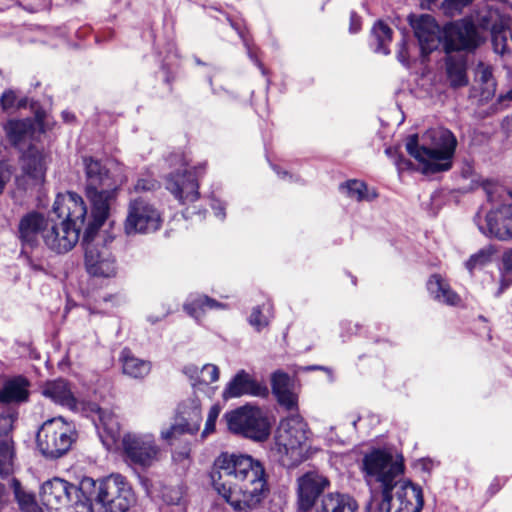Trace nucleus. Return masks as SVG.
Segmentation results:
<instances>
[{
	"label": "nucleus",
	"mask_w": 512,
	"mask_h": 512,
	"mask_svg": "<svg viewBox=\"0 0 512 512\" xmlns=\"http://www.w3.org/2000/svg\"><path fill=\"white\" fill-rule=\"evenodd\" d=\"M81 491L90 504L96 502L104 512H128L136 498L127 479L121 474H111L101 479L84 477Z\"/></svg>",
	"instance_id": "7"
},
{
	"label": "nucleus",
	"mask_w": 512,
	"mask_h": 512,
	"mask_svg": "<svg viewBox=\"0 0 512 512\" xmlns=\"http://www.w3.org/2000/svg\"><path fill=\"white\" fill-rule=\"evenodd\" d=\"M83 165L86 175V195L92 205L88 233L104 224L110 212L112 201L116 198L119 187L125 181L122 175L112 174L110 169L93 157H84Z\"/></svg>",
	"instance_id": "3"
},
{
	"label": "nucleus",
	"mask_w": 512,
	"mask_h": 512,
	"mask_svg": "<svg viewBox=\"0 0 512 512\" xmlns=\"http://www.w3.org/2000/svg\"><path fill=\"white\" fill-rule=\"evenodd\" d=\"M340 189L343 193H345L349 198L355 201H371L376 198V193H370L366 184L360 180H349L344 184H341Z\"/></svg>",
	"instance_id": "36"
},
{
	"label": "nucleus",
	"mask_w": 512,
	"mask_h": 512,
	"mask_svg": "<svg viewBox=\"0 0 512 512\" xmlns=\"http://www.w3.org/2000/svg\"><path fill=\"white\" fill-rule=\"evenodd\" d=\"M427 289L432 298L440 303L456 306L460 303V297L455 293L448 282L440 275H432L427 282Z\"/></svg>",
	"instance_id": "30"
},
{
	"label": "nucleus",
	"mask_w": 512,
	"mask_h": 512,
	"mask_svg": "<svg viewBox=\"0 0 512 512\" xmlns=\"http://www.w3.org/2000/svg\"><path fill=\"white\" fill-rule=\"evenodd\" d=\"M165 186L181 205L187 206L183 211L185 218H190L192 215L198 213L196 206H193L192 210H190V205L200 199L196 172L184 168L181 172L170 173L166 177Z\"/></svg>",
	"instance_id": "15"
},
{
	"label": "nucleus",
	"mask_w": 512,
	"mask_h": 512,
	"mask_svg": "<svg viewBox=\"0 0 512 512\" xmlns=\"http://www.w3.org/2000/svg\"><path fill=\"white\" fill-rule=\"evenodd\" d=\"M357 501L348 494L328 493L316 502L313 512H358Z\"/></svg>",
	"instance_id": "23"
},
{
	"label": "nucleus",
	"mask_w": 512,
	"mask_h": 512,
	"mask_svg": "<svg viewBox=\"0 0 512 512\" xmlns=\"http://www.w3.org/2000/svg\"><path fill=\"white\" fill-rule=\"evenodd\" d=\"M122 445L128 460L142 467L152 466L161 456L153 434H126Z\"/></svg>",
	"instance_id": "17"
},
{
	"label": "nucleus",
	"mask_w": 512,
	"mask_h": 512,
	"mask_svg": "<svg viewBox=\"0 0 512 512\" xmlns=\"http://www.w3.org/2000/svg\"><path fill=\"white\" fill-rule=\"evenodd\" d=\"M87 206L81 196L74 192L58 194L52 208L56 218H49L43 230V242L56 254H65L79 241L80 232L86 229Z\"/></svg>",
	"instance_id": "2"
},
{
	"label": "nucleus",
	"mask_w": 512,
	"mask_h": 512,
	"mask_svg": "<svg viewBox=\"0 0 512 512\" xmlns=\"http://www.w3.org/2000/svg\"><path fill=\"white\" fill-rule=\"evenodd\" d=\"M8 502V494L4 484L0 482V511L6 506Z\"/></svg>",
	"instance_id": "50"
},
{
	"label": "nucleus",
	"mask_w": 512,
	"mask_h": 512,
	"mask_svg": "<svg viewBox=\"0 0 512 512\" xmlns=\"http://www.w3.org/2000/svg\"><path fill=\"white\" fill-rule=\"evenodd\" d=\"M15 500L21 512H42L35 495L25 490L17 479L12 480Z\"/></svg>",
	"instance_id": "32"
},
{
	"label": "nucleus",
	"mask_w": 512,
	"mask_h": 512,
	"mask_svg": "<svg viewBox=\"0 0 512 512\" xmlns=\"http://www.w3.org/2000/svg\"><path fill=\"white\" fill-rule=\"evenodd\" d=\"M269 390L266 385L258 382L245 370H240L227 384L223 391V398L230 399L243 395L266 397Z\"/></svg>",
	"instance_id": "21"
},
{
	"label": "nucleus",
	"mask_w": 512,
	"mask_h": 512,
	"mask_svg": "<svg viewBox=\"0 0 512 512\" xmlns=\"http://www.w3.org/2000/svg\"><path fill=\"white\" fill-rule=\"evenodd\" d=\"M372 33L376 38L378 45L375 49L376 52L382 54H389V50L387 48V44L392 40V30L382 21H378L372 28Z\"/></svg>",
	"instance_id": "37"
},
{
	"label": "nucleus",
	"mask_w": 512,
	"mask_h": 512,
	"mask_svg": "<svg viewBox=\"0 0 512 512\" xmlns=\"http://www.w3.org/2000/svg\"><path fill=\"white\" fill-rule=\"evenodd\" d=\"M228 429L245 437L263 441L270 434V423L259 407L245 405L224 415Z\"/></svg>",
	"instance_id": "12"
},
{
	"label": "nucleus",
	"mask_w": 512,
	"mask_h": 512,
	"mask_svg": "<svg viewBox=\"0 0 512 512\" xmlns=\"http://www.w3.org/2000/svg\"><path fill=\"white\" fill-rule=\"evenodd\" d=\"M211 481L218 494L238 512L256 509L267 491L263 466L244 454L222 452L214 461Z\"/></svg>",
	"instance_id": "1"
},
{
	"label": "nucleus",
	"mask_w": 512,
	"mask_h": 512,
	"mask_svg": "<svg viewBox=\"0 0 512 512\" xmlns=\"http://www.w3.org/2000/svg\"><path fill=\"white\" fill-rule=\"evenodd\" d=\"M362 472L367 484L377 485L383 493L401 477L403 463L385 449H373L362 459Z\"/></svg>",
	"instance_id": "10"
},
{
	"label": "nucleus",
	"mask_w": 512,
	"mask_h": 512,
	"mask_svg": "<svg viewBox=\"0 0 512 512\" xmlns=\"http://www.w3.org/2000/svg\"><path fill=\"white\" fill-rule=\"evenodd\" d=\"M507 98L512 100V88L507 92Z\"/></svg>",
	"instance_id": "60"
},
{
	"label": "nucleus",
	"mask_w": 512,
	"mask_h": 512,
	"mask_svg": "<svg viewBox=\"0 0 512 512\" xmlns=\"http://www.w3.org/2000/svg\"><path fill=\"white\" fill-rule=\"evenodd\" d=\"M42 394L58 405L91 418L101 438L104 437L101 430L111 442H115L120 436V425L115 414L100 408L96 403L78 400L65 379L47 381L42 388Z\"/></svg>",
	"instance_id": "6"
},
{
	"label": "nucleus",
	"mask_w": 512,
	"mask_h": 512,
	"mask_svg": "<svg viewBox=\"0 0 512 512\" xmlns=\"http://www.w3.org/2000/svg\"><path fill=\"white\" fill-rule=\"evenodd\" d=\"M97 231L88 233L87 226L83 234L86 270L95 277H113L117 273L116 260L106 242L101 238H94Z\"/></svg>",
	"instance_id": "14"
},
{
	"label": "nucleus",
	"mask_w": 512,
	"mask_h": 512,
	"mask_svg": "<svg viewBox=\"0 0 512 512\" xmlns=\"http://www.w3.org/2000/svg\"><path fill=\"white\" fill-rule=\"evenodd\" d=\"M309 433L307 423L299 414H292L280 422L273 450L283 466H296L306 458Z\"/></svg>",
	"instance_id": "8"
},
{
	"label": "nucleus",
	"mask_w": 512,
	"mask_h": 512,
	"mask_svg": "<svg viewBox=\"0 0 512 512\" xmlns=\"http://www.w3.org/2000/svg\"><path fill=\"white\" fill-rule=\"evenodd\" d=\"M219 413H220L219 407H217V406L211 407L208 417H207V420H206L205 429L203 431L204 436L214 431L215 423L219 416Z\"/></svg>",
	"instance_id": "44"
},
{
	"label": "nucleus",
	"mask_w": 512,
	"mask_h": 512,
	"mask_svg": "<svg viewBox=\"0 0 512 512\" xmlns=\"http://www.w3.org/2000/svg\"><path fill=\"white\" fill-rule=\"evenodd\" d=\"M408 20L419 41L422 53L428 54L438 47L441 40V30L431 15H409Z\"/></svg>",
	"instance_id": "19"
},
{
	"label": "nucleus",
	"mask_w": 512,
	"mask_h": 512,
	"mask_svg": "<svg viewBox=\"0 0 512 512\" xmlns=\"http://www.w3.org/2000/svg\"><path fill=\"white\" fill-rule=\"evenodd\" d=\"M157 182L153 179H139L135 185L136 191H150L155 189Z\"/></svg>",
	"instance_id": "46"
},
{
	"label": "nucleus",
	"mask_w": 512,
	"mask_h": 512,
	"mask_svg": "<svg viewBox=\"0 0 512 512\" xmlns=\"http://www.w3.org/2000/svg\"><path fill=\"white\" fill-rule=\"evenodd\" d=\"M14 416L6 414L3 419H0V435L8 433L13 426Z\"/></svg>",
	"instance_id": "47"
},
{
	"label": "nucleus",
	"mask_w": 512,
	"mask_h": 512,
	"mask_svg": "<svg viewBox=\"0 0 512 512\" xmlns=\"http://www.w3.org/2000/svg\"><path fill=\"white\" fill-rule=\"evenodd\" d=\"M457 147L454 134L443 127L427 130L419 142L416 134L408 137L406 150L418 163L423 174L448 171Z\"/></svg>",
	"instance_id": "4"
},
{
	"label": "nucleus",
	"mask_w": 512,
	"mask_h": 512,
	"mask_svg": "<svg viewBox=\"0 0 512 512\" xmlns=\"http://www.w3.org/2000/svg\"><path fill=\"white\" fill-rule=\"evenodd\" d=\"M360 29V18L355 14H351V24H350V30L351 32H357Z\"/></svg>",
	"instance_id": "52"
},
{
	"label": "nucleus",
	"mask_w": 512,
	"mask_h": 512,
	"mask_svg": "<svg viewBox=\"0 0 512 512\" xmlns=\"http://www.w3.org/2000/svg\"><path fill=\"white\" fill-rule=\"evenodd\" d=\"M74 426L62 417L45 421L37 433V446L41 453L50 458L65 454L74 441Z\"/></svg>",
	"instance_id": "11"
},
{
	"label": "nucleus",
	"mask_w": 512,
	"mask_h": 512,
	"mask_svg": "<svg viewBox=\"0 0 512 512\" xmlns=\"http://www.w3.org/2000/svg\"><path fill=\"white\" fill-rule=\"evenodd\" d=\"M494 254V249L492 246H487L480 249L477 253L470 256V258L466 261V268L472 272L476 268H482L487 265Z\"/></svg>",
	"instance_id": "38"
},
{
	"label": "nucleus",
	"mask_w": 512,
	"mask_h": 512,
	"mask_svg": "<svg viewBox=\"0 0 512 512\" xmlns=\"http://www.w3.org/2000/svg\"><path fill=\"white\" fill-rule=\"evenodd\" d=\"M46 219L37 212L28 213L19 223L20 239L25 247H34L38 245L39 239L43 240V230L46 229Z\"/></svg>",
	"instance_id": "22"
},
{
	"label": "nucleus",
	"mask_w": 512,
	"mask_h": 512,
	"mask_svg": "<svg viewBox=\"0 0 512 512\" xmlns=\"http://www.w3.org/2000/svg\"><path fill=\"white\" fill-rule=\"evenodd\" d=\"M13 448L7 441H0V475H8L12 471Z\"/></svg>",
	"instance_id": "39"
},
{
	"label": "nucleus",
	"mask_w": 512,
	"mask_h": 512,
	"mask_svg": "<svg viewBox=\"0 0 512 512\" xmlns=\"http://www.w3.org/2000/svg\"><path fill=\"white\" fill-rule=\"evenodd\" d=\"M161 224V214L151 203L142 198L130 202L124 224L127 235L155 232Z\"/></svg>",
	"instance_id": "16"
},
{
	"label": "nucleus",
	"mask_w": 512,
	"mask_h": 512,
	"mask_svg": "<svg viewBox=\"0 0 512 512\" xmlns=\"http://www.w3.org/2000/svg\"><path fill=\"white\" fill-rule=\"evenodd\" d=\"M502 266L506 272H512V248L503 252Z\"/></svg>",
	"instance_id": "48"
},
{
	"label": "nucleus",
	"mask_w": 512,
	"mask_h": 512,
	"mask_svg": "<svg viewBox=\"0 0 512 512\" xmlns=\"http://www.w3.org/2000/svg\"><path fill=\"white\" fill-rule=\"evenodd\" d=\"M63 117L66 121H71L74 118V116L70 115L68 112H63Z\"/></svg>",
	"instance_id": "58"
},
{
	"label": "nucleus",
	"mask_w": 512,
	"mask_h": 512,
	"mask_svg": "<svg viewBox=\"0 0 512 512\" xmlns=\"http://www.w3.org/2000/svg\"><path fill=\"white\" fill-rule=\"evenodd\" d=\"M42 503L51 512H93L92 505L82 494L81 486L55 477L45 481L40 489Z\"/></svg>",
	"instance_id": "9"
},
{
	"label": "nucleus",
	"mask_w": 512,
	"mask_h": 512,
	"mask_svg": "<svg viewBox=\"0 0 512 512\" xmlns=\"http://www.w3.org/2000/svg\"><path fill=\"white\" fill-rule=\"evenodd\" d=\"M33 129L34 124L30 119L9 120L4 126L8 139L18 147L32 136Z\"/></svg>",
	"instance_id": "31"
},
{
	"label": "nucleus",
	"mask_w": 512,
	"mask_h": 512,
	"mask_svg": "<svg viewBox=\"0 0 512 512\" xmlns=\"http://www.w3.org/2000/svg\"><path fill=\"white\" fill-rule=\"evenodd\" d=\"M273 316V305L267 301L252 309L248 322L256 331L260 332L269 325Z\"/></svg>",
	"instance_id": "34"
},
{
	"label": "nucleus",
	"mask_w": 512,
	"mask_h": 512,
	"mask_svg": "<svg viewBox=\"0 0 512 512\" xmlns=\"http://www.w3.org/2000/svg\"><path fill=\"white\" fill-rule=\"evenodd\" d=\"M31 267H32L33 269H35V270H43V268H42L41 266L36 265V264H33V263H31Z\"/></svg>",
	"instance_id": "59"
},
{
	"label": "nucleus",
	"mask_w": 512,
	"mask_h": 512,
	"mask_svg": "<svg viewBox=\"0 0 512 512\" xmlns=\"http://www.w3.org/2000/svg\"><path fill=\"white\" fill-rule=\"evenodd\" d=\"M189 458V451L184 449L183 451L173 453V459L176 462H182Z\"/></svg>",
	"instance_id": "51"
},
{
	"label": "nucleus",
	"mask_w": 512,
	"mask_h": 512,
	"mask_svg": "<svg viewBox=\"0 0 512 512\" xmlns=\"http://www.w3.org/2000/svg\"><path fill=\"white\" fill-rule=\"evenodd\" d=\"M186 428H188L187 425L176 417L175 423L170 425L168 428L162 429L160 436L164 441L171 442L183 434H188V430Z\"/></svg>",
	"instance_id": "40"
},
{
	"label": "nucleus",
	"mask_w": 512,
	"mask_h": 512,
	"mask_svg": "<svg viewBox=\"0 0 512 512\" xmlns=\"http://www.w3.org/2000/svg\"><path fill=\"white\" fill-rule=\"evenodd\" d=\"M447 78L453 88L464 87L468 84L466 64L463 60L450 59L446 64Z\"/></svg>",
	"instance_id": "35"
},
{
	"label": "nucleus",
	"mask_w": 512,
	"mask_h": 512,
	"mask_svg": "<svg viewBox=\"0 0 512 512\" xmlns=\"http://www.w3.org/2000/svg\"><path fill=\"white\" fill-rule=\"evenodd\" d=\"M176 417L184 422L188 434H195L202 422L201 404L198 398L193 397L181 402L177 408Z\"/></svg>",
	"instance_id": "25"
},
{
	"label": "nucleus",
	"mask_w": 512,
	"mask_h": 512,
	"mask_svg": "<svg viewBox=\"0 0 512 512\" xmlns=\"http://www.w3.org/2000/svg\"><path fill=\"white\" fill-rule=\"evenodd\" d=\"M475 81L480 85L481 94L484 98L491 97L496 89V82L489 65L480 62L475 69Z\"/></svg>",
	"instance_id": "33"
},
{
	"label": "nucleus",
	"mask_w": 512,
	"mask_h": 512,
	"mask_svg": "<svg viewBox=\"0 0 512 512\" xmlns=\"http://www.w3.org/2000/svg\"><path fill=\"white\" fill-rule=\"evenodd\" d=\"M200 369L201 368L193 364L186 365L183 368L184 374L188 376L192 381V386L194 389H199Z\"/></svg>",
	"instance_id": "45"
},
{
	"label": "nucleus",
	"mask_w": 512,
	"mask_h": 512,
	"mask_svg": "<svg viewBox=\"0 0 512 512\" xmlns=\"http://www.w3.org/2000/svg\"><path fill=\"white\" fill-rule=\"evenodd\" d=\"M119 360L122 365L123 374L133 379L145 378L152 368L150 361L136 357L127 348L121 351Z\"/></svg>",
	"instance_id": "29"
},
{
	"label": "nucleus",
	"mask_w": 512,
	"mask_h": 512,
	"mask_svg": "<svg viewBox=\"0 0 512 512\" xmlns=\"http://www.w3.org/2000/svg\"><path fill=\"white\" fill-rule=\"evenodd\" d=\"M7 172L4 170L3 166L0 165V193L2 192L4 185L7 181Z\"/></svg>",
	"instance_id": "53"
},
{
	"label": "nucleus",
	"mask_w": 512,
	"mask_h": 512,
	"mask_svg": "<svg viewBox=\"0 0 512 512\" xmlns=\"http://www.w3.org/2000/svg\"><path fill=\"white\" fill-rule=\"evenodd\" d=\"M399 60L401 62H404V56H403L402 52L399 53Z\"/></svg>",
	"instance_id": "63"
},
{
	"label": "nucleus",
	"mask_w": 512,
	"mask_h": 512,
	"mask_svg": "<svg viewBox=\"0 0 512 512\" xmlns=\"http://www.w3.org/2000/svg\"><path fill=\"white\" fill-rule=\"evenodd\" d=\"M426 2L427 5H430L432 3H435L436 0H424Z\"/></svg>",
	"instance_id": "62"
},
{
	"label": "nucleus",
	"mask_w": 512,
	"mask_h": 512,
	"mask_svg": "<svg viewBox=\"0 0 512 512\" xmlns=\"http://www.w3.org/2000/svg\"><path fill=\"white\" fill-rule=\"evenodd\" d=\"M30 382L23 376L7 380L0 391V401L3 403H20L28 400Z\"/></svg>",
	"instance_id": "27"
},
{
	"label": "nucleus",
	"mask_w": 512,
	"mask_h": 512,
	"mask_svg": "<svg viewBox=\"0 0 512 512\" xmlns=\"http://www.w3.org/2000/svg\"><path fill=\"white\" fill-rule=\"evenodd\" d=\"M498 225L503 226V220L501 219L500 214H498Z\"/></svg>",
	"instance_id": "61"
},
{
	"label": "nucleus",
	"mask_w": 512,
	"mask_h": 512,
	"mask_svg": "<svg viewBox=\"0 0 512 512\" xmlns=\"http://www.w3.org/2000/svg\"><path fill=\"white\" fill-rule=\"evenodd\" d=\"M297 484L299 509L307 512L315 509V504L329 486V481L316 472H308L298 478Z\"/></svg>",
	"instance_id": "18"
},
{
	"label": "nucleus",
	"mask_w": 512,
	"mask_h": 512,
	"mask_svg": "<svg viewBox=\"0 0 512 512\" xmlns=\"http://www.w3.org/2000/svg\"><path fill=\"white\" fill-rule=\"evenodd\" d=\"M485 225L477 222L481 233L493 236L499 240L512 239V206L503 205L497 210L490 211L485 218Z\"/></svg>",
	"instance_id": "20"
},
{
	"label": "nucleus",
	"mask_w": 512,
	"mask_h": 512,
	"mask_svg": "<svg viewBox=\"0 0 512 512\" xmlns=\"http://www.w3.org/2000/svg\"><path fill=\"white\" fill-rule=\"evenodd\" d=\"M510 19L501 15L497 10H487L476 19V24L469 19H463L452 24L446 31L447 46L451 50L475 49L481 37L476 25L491 33L495 50L504 53L507 46L506 29L509 28Z\"/></svg>",
	"instance_id": "5"
},
{
	"label": "nucleus",
	"mask_w": 512,
	"mask_h": 512,
	"mask_svg": "<svg viewBox=\"0 0 512 512\" xmlns=\"http://www.w3.org/2000/svg\"><path fill=\"white\" fill-rule=\"evenodd\" d=\"M248 55L262 69L261 64L259 63L258 59L256 57H254L251 50L248 51Z\"/></svg>",
	"instance_id": "57"
},
{
	"label": "nucleus",
	"mask_w": 512,
	"mask_h": 512,
	"mask_svg": "<svg viewBox=\"0 0 512 512\" xmlns=\"http://www.w3.org/2000/svg\"><path fill=\"white\" fill-rule=\"evenodd\" d=\"M211 207L214 210L216 217H218L220 220L225 218V207L222 205V203L215 201L212 203Z\"/></svg>",
	"instance_id": "49"
},
{
	"label": "nucleus",
	"mask_w": 512,
	"mask_h": 512,
	"mask_svg": "<svg viewBox=\"0 0 512 512\" xmlns=\"http://www.w3.org/2000/svg\"><path fill=\"white\" fill-rule=\"evenodd\" d=\"M385 153L389 156V157H394L396 156V149L392 148V147H389V148H386L385 150Z\"/></svg>",
	"instance_id": "56"
},
{
	"label": "nucleus",
	"mask_w": 512,
	"mask_h": 512,
	"mask_svg": "<svg viewBox=\"0 0 512 512\" xmlns=\"http://www.w3.org/2000/svg\"><path fill=\"white\" fill-rule=\"evenodd\" d=\"M183 498V490L181 487H169L163 492V499L167 504L178 505Z\"/></svg>",
	"instance_id": "42"
},
{
	"label": "nucleus",
	"mask_w": 512,
	"mask_h": 512,
	"mask_svg": "<svg viewBox=\"0 0 512 512\" xmlns=\"http://www.w3.org/2000/svg\"><path fill=\"white\" fill-rule=\"evenodd\" d=\"M17 97L12 90H6L0 97V106L3 111H9L16 106Z\"/></svg>",
	"instance_id": "43"
},
{
	"label": "nucleus",
	"mask_w": 512,
	"mask_h": 512,
	"mask_svg": "<svg viewBox=\"0 0 512 512\" xmlns=\"http://www.w3.org/2000/svg\"><path fill=\"white\" fill-rule=\"evenodd\" d=\"M272 391L280 405L291 410L297 406V396L290 390V377L282 371H276L271 378Z\"/></svg>",
	"instance_id": "28"
},
{
	"label": "nucleus",
	"mask_w": 512,
	"mask_h": 512,
	"mask_svg": "<svg viewBox=\"0 0 512 512\" xmlns=\"http://www.w3.org/2000/svg\"><path fill=\"white\" fill-rule=\"evenodd\" d=\"M395 164L398 167L399 170L405 169L408 167L409 162L407 160H404L402 157H397L395 159Z\"/></svg>",
	"instance_id": "54"
},
{
	"label": "nucleus",
	"mask_w": 512,
	"mask_h": 512,
	"mask_svg": "<svg viewBox=\"0 0 512 512\" xmlns=\"http://www.w3.org/2000/svg\"><path fill=\"white\" fill-rule=\"evenodd\" d=\"M227 305L206 295H190L184 304V310L195 320L200 321L210 310H224Z\"/></svg>",
	"instance_id": "26"
},
{
	"label": "nucleus",
	"mask_w": 512,
	"mask_h": 512,
	"mask_svg": "<svg viewBox=\"0 0 512 512\" xmlns=\"http://www.w3.org/2000/svg\"><path fill=\"white\" fill-rule=\"evenodd\" d=\"M423 507V494L420 487L401 477L382 493L379 512H420Z\"/></svg>",
	"instance_id": "13"
},
{
	"label": "nucleus",
	"mask_w": 512,
	"mask_h": 512,
	"mask_svg": "<svg viewBox=\"0 0 512 512\" xmlns=\"http://www.w3.org/2000/svg\"><path fill=\"white\" fill-rule=\"evenodd\" d=\"M5 415H0V419H3Z\"/></svg>",
	"instance_id": "64"
},
{
	"label": "nucleus",
	"mask_w": 512,
	"mask_h": 512,
	"mask_svg": "<svg viewBox=\"0 0 512 512\" xmlns=\"http://www.w3.org/2000/svg\"><path fill=\"white\" fill-rule=\"evenodd\" d=\"M219 379V369L214 364H205L200 369L199 376V390L201 386H208L210 383L216 382Z\"/></svg>",
	"instance_id": "41"
},
{
	"label": "nucleus",
	"mask_w": 512,
	"mask_h": 512,
	"mask_svg": "<svg viewBox=\"0 0 512 512\" xmlns=\"http://www.w3.org/2000/svg\"><path fill=\"white\" fill-rule=\"evenodd\" d=\"M484 189L486 190L487 192V196H488V199L490 201H493V193L494 191H496L498 188L497 187H491L489 184H486L484 186Z\"/></svg>",
	"instance_id": "55"
},
{
	"label": "nucleus",
	"mask_w": 512,
	"mask_h": 512,
	"mask_svg": "<svg viewBox=\"0 0 512 512\" xmlns=\"http://www.w3.org/2000/svg\"><path fill=\"white\" fill-rule=\"evenodd\" d=\"M21 168L31 179L37 182L42 181L46 170L43 150L35 144L29 145L21 157Z\"/></svg>",
	"instance_id": "24"
}]
</instances>
